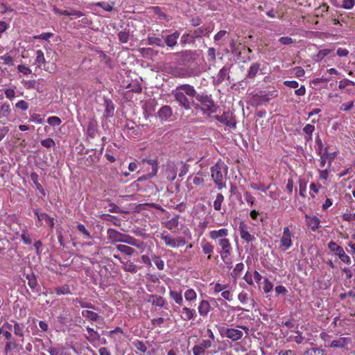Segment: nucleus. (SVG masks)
Masks as SVG:
<instances>
[{"mask_svg": "<svg viewBox=\"0 0 355 355\" xmlns=\"http://www.w3.org/2000/svg\"><path fill=\"white\" fill-rule=\"evenodd\" d=\"M275 90H255L250 94L251 97L249 99L250 103L252 106H259L268 102L271 98L277 96Z\"/></svg>", "mask_w": 355, "mask_h": 355, "instance_id": "nucleus-1", "label": "nucleus"}, {"mask_svg": "<svg viewBox=\"0 0 355 355\" xmlns=\"http://www.w3.org/2000/svg\"><path fill=\"white\" fill-rule=\"evenodd\" d=\"M107 234L108 239L112 243L122 242L133 246H138L137 240L128 234H122L112 228L107 230Z\"/></svg>", "mask_w": 355, "mask_h": 355, "instance_id": "nucleus-2", "label": "nucleus"}, {"mask_svg": "<svg viewBox=\"0 0 355 355\" xmlns=\"http://www.w3.org/2000/svg\"><path fill=\"white\" fill-rule=\"evenodd\" d=\"M186 94L190 97H196V100L206 107L205 111H209L211 112H216L215 104L211 96L203 94H197L196 96V90H185Z\"/></svg>", "mask_w": 355, "mask_h": 355, "instance_id": "nucleus-3", "label": "nucleus"}, {"mask_svg": "<svg viewBox=\"0 0 355 355\" xmlns=\"http://www.w3.org/2000/svg\"><path fill=\"white\" fill-rule=\"evenodd\" d=\"M222 168L223 165L220 163H216L211 168V177L215 184H217L220 189L225 187L223 182Z\"/></svg>", "mask_w": 355, "mask_h": 355, "instance_id": "nucleus-4", "label": "nucleus"}, {"mask_svg": "<svg viewBox=\"0 0 355 355\" xmlns=\"http://www.w3.org/2000/svg\"><path fill=\"white\" fill-rule=\"evenodd\" d=\"M161 239L164 241L166 245L175 248L182 246L186 243V240L182 236L173 239L168 234H162Z\"/></svg>", "mask_w": 355, "mask_h": 355, "instance_id": "nucleus-5", "label": "nucleus"}, {"mask_svg": "<svg viewBox=\"0 0 355 355\" xmlns=\"http://www.w3.org/2000/svg\"><path fill=\"white\" fill-rule=\"evenodd\" d=\"M328 248L331 251L335 252L342 261L350 263L351 259L346 254L342 247L337 245L335 242L331 241L328 243Z\"/></svg>", "mask_w": 355, "mask_h": 355, "instance_id": "nucleus-6", "label": "nucleus"}, {"mask_svg": "<svg viewBox=\"0 0 355 355\" xmlns=\"http://www.w3.org/2000/svg\"><path fill=\"white\" fill-rule=\"evenodd\" d=\"M219 331L222 336H226L232 341H236L243 336L241 331L236 329L221 327Z\"/></svg>", "mask_w": 355, "mask_h": 355, "instance_id": "nucleus-7", "label": "nucleus"}, {"mask_svg": "<svg viewBox=\"0 0 355 355\" xmlns=\"http://www.w3.org/2000/svg\"><path fill=\"white\" fill-rule=\"evenodd\" d=\"M214 118L227 126L236 127V121L233 118L232 113L224 112L222 115H215Z\"/></svg>", "mask_w": 355, "mask_h": 355, "instance_id": "nucleus-8", "label": "nucleus"}, {"mask_svg": "<svg viewBox=\"0 0 355 355\" xmlns=\"http://www.w3.org/2000/svg\"><path fill=\"white\" fill-rule=\"evenodd\" d=\"M240 236L242 239L245 240L247 243H250L254 240V236L251 235L247 230V225L244 222H241L239 225Z\"/></svg>", "mask_w": 355, "mask_h": 355, "instance_id": "nucleus-9", "label": "nucleus"}, {"mask_svg": "<svg viewBox=\"0 0 355 355\" xmlns=\"http://www.w3.org/2000/svg\"><path fill=\"white\" fill-rule=\"evenodd\" d=\"M281 244L286 249L289 248L291 246V233L288 227L284 228L283 235L281 239Z\"/></svg>", "mask_w": 355, "mask_h": 355, "instance_id": "nucleus-10", "label": "nucleus"}, {"mask_svg": "<svg viewBox=\"0 0 355 355\" xmlns=\"http://www.w3.org/2000/svg\"><path fill=\"white\" fill-rule=\"evenodd\" d=\"M105 101V112L103 114V116L105 118H110L114 116V105L110 99L104 98Z\"/></svg>", "mask_w": 355, "mask_h": 355, "instance_id": "nucleus-11", "label": "nucleus"}, {"mask_svg": "<svg viewBox=\"0 0 355 355\" xmlns=\"http://www.w3.org/2000/svg\"><path fill=\"white\" fill-rule=\"evenodd\" d=\"M36 55L37 56L35 60V64H36L38 68L46 70V62L44 58V53L41 50H38L36 51Z\"/></svg>", "mask_w": 355, "mask_h": 355, "instance_id": "nucleus-12", "label": "nucleus"}, {"mask_svg": "<svg viewBox=\"0 0 355 355\" xmlns=\"http://www.w3.org/2000/svg\"><path fill=\"white\" fill-rule=\"evenodd\" d=\"M306 221L307 225L311 227L313 231H315L319 227L320 223V219L316 216H306Z\"/></svg>", "mask_w": 355, "mask_h": 355, "instance_id": "nucleus-13", "label": "nucleus"}, {"mask_svg": "<svg viewBox=\"0 0 355 355\" xmlns=\"http://www.w3.org/2000/svg\"><path fill=\"white\" fill-rule=\"evenodd\" d=\"M35 214L37 216L39 220H44L46 221L51 227L54 226V219L49 216L46 213H40L38 210L35 209L34 211Z\"/></svg>", "mask_w": 355, "mask_h": 355, "instance_id": "nucleus-14", "label": "nucleus"}, {"mask_svg": "<svg viewBox=\"0 0 355 355\" xmlns=\"http://www.w3.org/2000/svg\"><path fill=\"white\" fill-rule=\"evenodd\" d=\"M166 178L169 181H173L176 178L177 174V168L175 165L172 164H168L166 170Z\"/></svg>", "mask_w": 355, "mask_h": 355, "instance_id": "nucleus-15", "label": "nucleus"}, {"mask_svg": "<svg viewBox=\"0 0 355 355\" xmlns=\"http://www.w3.org/2000/svg\"><path fill=\"white\" fill-rule=\"evenodd\" d=\"M26 279L28 280V284L31 289H35L37 284V277L34 272L30 271V272L25 274Z\"/></svg>", "mask_w": 355, "mask_h": 355, "instance_id": "nucleus-16", "label": "nucleus"}, {"mask_svg": "<svg viewBox=\"0 0 355 355\" xmlns=\"http://www.w3.org/2000/svg\"><path fill=\"white\" fill-rule=\"evenodd\" d=\"M176 100L186 109L190 108V101L182 92H178L175 94Z\"/></svg>", "mask_w": 355, "mask_h": 355, "instance_id": "nucleus-17", "label": "nucleus"}, {"mask_svg": "<svg viewBox=\"0 0 355 355\" xmlns=\"http://www.w3.org/2000/svg\"><path fill=\"white\" fill-rule=\"evenodd\" d=\"M179 36L180 33L178 31H175L166 37L165 43L168 46L173 47L177 44V40Z\"/></svg>", "mask_w": 355, "mask_h": 355, "instance_id": "nucleus-18", "label": "nucleus"}, {"mask_svg": "<svg viewBox=\"0 0 355 355\" xmlns=\"http://www.w3.org/2000/svg\"><path fill=\"white\" fill-rule=\"evenodd\" d=\"M87 331L88 336H86V339L89 342L93 343L100 339V334L97 331H94V329L87 327Z\"/></svg>", "mask_w": 355, "mask_h": 355, "instance_id": "nucleus-19", "label": "nucleus"}, {"mask_svg": "<svg viewBox=\"0 0 355 355\" xmlns=\"http://www.w3.org/2000/svg\"><path fill=\"white\" fill-rule=\"evenodd\" d=\"M210 310V304L207 300H202L198 307V311L200 315L205 316Z\"/></svg>", "mask_w": 355, "mask_h": 355, "instance_id": "nucleus-20", "label": "nucleus"}, {"mask_svg": "<svg viewBox=\"0 0 355 355\" xmlns=\"http://www.w3.org/2000/svg\"><path fill=\"white\" fill-rule=\"evenodd\" d=\"M195 313V310L191 309L188 307H184L182 309L181 318L184 320H189L193 318Z\"/></svg>", "mask_w": 355, "mask_h": 355, "instance_id": "nucleus-21", "label": "nucleus"}, {"mask_svg": "<svg viewBox=\"0 0 355 355\" xmlns=\"http://www.w3.org/2000/svg\"><path fill=\"white\" fill-rule=\"evenodd\" d=\"M172 114L171 109L169 106H164L162 107L158 112V116L162 119H167Z\"/></svg>", "mask_w": 355, "mask_h": 355, "instance_id": "nucleus-22", "label": "nucleus"}, {"mask_svg": "<svg viewBox=\"0 0 355 355\" xmlns=\"http://www.w3.org/2000/svg\"><path fill=\"white\" fill-rule=\"evenodd\" d=\"M100 218L103 220L111 222L114 225H120V220L116 216L103 214L100 216Z\"/></svg>", "mask_w": 355, "mask_h": 355, "instance_id": "nucleus-23", "label": "nucleus"}, {"mask_svg": "<svg viewBox=\"0 0 355 355\" xmlns=\"http://www.w3.org/2000/svg\"><path fill=\"white\" fill-rule=\"evenodd\" d=\"M209 33H210V31L208 28H204V27H200V28H197L196 30H195L193 32L191 37L196 38V37H199L206 36Z\"/></svg>", "mask_w": 355, "mask_h": 355, "instance_id": "nucleus-24", "label": "nucleus"}, {"mask_svg": "<svg viewBox=\"0 0 355 355\" xmlns=\"http://www.w3.org/2000/svg\"><path fill=\"white\" fill-rule=\"evenodd\" d=\"M333 53L332 49H322L320 50L318 54L313 56V60L315 62H320L324 57L329 55L330 53Z\"/></svg>", "mask_w": 355, "mask_h": 355, "instance_id": "nucleus-25", "label": "nucleus"}, {"mask_svg": "<svg viewBox=\"0 0 355 355\" xmlns=\"http://www.w3.org/2000/svg\"><path fill=\"white\" fill-rule=\"evenodd\" d=\"M228 230L227 229H220L219 230H214L210 232V237L216 239L219 237H225L227 235Z\"/></svg>", "mask_w": 355, "mask_h": 355, "instance_id": "nucleus-26", "label": "nucleus"}, {"mask_svg": "<svg viewBox=\"0 0 355 355\" xmlns=\"http://www.w3.org/2000/svg\"><path fill=\"white\" fill-rule=\"evenodd\" d=\"M31 179L35 184L37 189L43 195L45 196V191L40 183L38 182V175L36 173H31Z\"/></svg>", "mask_w": 355, "mask_h": 355, "instance_id": "nucleus-27", "label": "nucleus"}, {"mask_svg": "<svg viewBox=\"0 0 355 355\" xmlns=\"http://www.w3.org/2000/svg\"><path fill=\"white\" fill-rule=\"evenodd\" d=\"M82 315L92 321H97L100 318L98 313L89 310L83 311Z\"/></svg>", "mask_w": 355, "mask_h": 355, "instance_id": "nucleus-28", "label": "nucleus"}, {"mask_svg": "<svg viewBox=\"0 0 355 355\" xmlns=\"http://www.w3.org/2000/svg\"><path fill=\"white\" fill-rule=\"evenodd\" d=\"M348 338H339L337 340H334L331 343V347H344L347 344Z\"/></svg>", "mask_w": 355, "mask_h": 355, "instance_id": "nucleus-29", "label": "nucleus"}, {"mask_svg": "<svg viewBox=\"0 0 355 355\" xmlns=\"http://www.w3.org/2000/svg\"><path fill=\"white\" fill-rule=\"evenodd\" d=\"M150 297L153 298V300H152L153 305L159 306V307H163L164 306L165 301H164V299L162 296H158L157 295H150Z\"/></svg>", "mask_w": 355, "mask_h": 355, "instance_id": "nucleus-30", "label": "nucleus"}, {"mask_svg": "<svg viewBox=\"0 0 355 355\" xmlns=\"http://www.w3.org/2000/svg\"><path fill=\"white\" fill-rule=\"evenodd\" d=\"M260 69V64L257 62L254 63L250 67L248 72L247 77L249 78H253Z\"/></svg>", "mask_w": 355, "mask_h": 355, "instance_id": "nucleus-31", "label": "nucleus"}, {"mask_svg": "<svg viewBox=\"0 0 355 355\" xmlns=\"http://www.w3.org/2000/svg\"><path fill=\"white\" fill-rule=\"evenodd\" d=\"M87 134L90 137L94 138L97 132V125L95 122L91 121L87 125Z\"/></svg>", "mask_w": 355, "mask_h": 355, "instance_id": "nucleus-32", "label": "nucleus"}, {"mask_svg": "<svg viewBox=\"0 0 355 355\" xmlns=\"http://www.w3.org/2000/svg\"><path fill=\"white\" fill-rule=\"evenodd\" d=\"M116 248L120 252L125 253L127 255H132L135 252V250L125 245H117Z\"/></svg>", "mask_w": 355, "mask_h": 355, "instance_id": "nucleus-33", "label": "nucleus"}, {"mask_svg": "<svg viewBox=\"0 0 355 355\" xmlns=\"http://www.w3.org/2000/svg\"><path fill=\"white\" fill-rule=\"evenodd\" d=\"M123 269L125 271L131 273H136L137 272V266L130 261L124 263Z\"/></svg>", "mask_w": 355, "mask_h": 355, "instance_id": "nucleus-34", "label": "nucleus"}, {"mask_svg": "<svg viewBox=\"0 0 355 355\" xmlns=\"http://www.w3.org/2000/svg\"><path fill=\"white\" fill-rule=\"evenodd\" d=\"M224 200V196L222 193H218L216 200L214 202V208L216 211L221 209V205Z\"/></svg>", "mask_w": 355, "mask_h": 355, "instance_id": "nucleus-35", "label": "nucleus"}, {"mask_svg": "<svg viewBox=\"0 0 355 355\" xmlns=\"http://www.w3.org/2000/svg\"><path fill=\"white\" fill-rule=\"evenodd\" d=\"M179 224V216H176L175 217L169 220L166 224V227L170 230L177 227Z\"/></svg>", "mask_w": 355, "mask_h": 355, "instance_id": "nucleus-36", "label": "nucleus"}, {"mask_svg": "<svg viewBox=\"0 0 355 355\" xmlns=\"http://www.w3.org/2000/svg\"><path fill=\"white\" fill-rule=\"evenodd\" d=\"M100 59L105 62V64L110 68L112 69L114 67L113 61L110 58H109L105 53L101 51L100 52Z\"/></svg>", "mask_w": 355, "mask_h": 355, "instance_id": "nucleus-37", "label": "nucleus"}, {"mask_svg": "<svg viewBox=\"0 0 355 355\" xmlns=\"http://www.w3.org/2000/svg\"><path fill=\"white\" fill-rule=\"evenodd\" d=\"M169 294L173 300H174L177 304H178L179 305L182 304L183 299L181 293H179L174 291H171Z\"/></svg>", "mask_w": 355, "mask_h": 355, "instance_id": "nucleus-38", "label": "nucleus"}, {"mask_svg": "<svg viewBox=\"0 0 355 355\" xmlns=\"http://www.w3.org/2000/svg\"><path fill=\"white\" fill-rule=\"evenodd\" d=\"M202 251L205 254H209L208 259H211V253H212L213 250H214L213 245L211 243L207 242V243H205L202 244Z\"/></svg>", "mask_w": 355, "mask_h": 355, "instance_id": "nucleus-39", "label": "nucleus"}, {"mask_svg": "<svg viewBox=\"0 0 355 355\" xmlns=\"http://www.w3.org/2000/svg\"><path fill=\"white\" fill-rule=\"evenodd\" d=\"M304 355H325V354L323 349L312 347L306 350Z\"/></svg>", "mask_w": 355, "mask_h": 355, "instance_id": "nucleus-40", "label": "nucleus"}, {"mask_svg": "<svg viewBox=\"0 0 355 355\" xmlns=\"http://www.w3.org/2000/svg\"><path fill=\"white\" fill-rule=\"evenodd\" d=\"M152 260L153 261L154 263L156 265L157 268L159 270H163L164 267V262L163 260L160 259L159 257L153 255L152 257Z\"/></svg>", "mask_w": 355, "mask_h": 355, "instance_id": "nucleus-41", "label": "nucleus"}, {"mask_svg": "<svg viewBox=\"0 0 355 355\" xmlns=\"http://www.w3.org/2000/svg\"><path fill=\"white\" fill-rule=\"evenodd\" d=\"M148 43L150 45L156 44L159 46H164V44L162 42V39L157 37H148Z\"/></svg>", "mask_w": 355, "mask_h": 355, "instance_id": "nucleus-42", "label": "nucleus"}, {"mask_svg": "<svg viewBox=\"0 0 355 355\" xmlns=\"http://www.w3.org/2000/svg\"><path fill=\"white\" fill-rule=\"evenodd\" d=\"M3 61V63L6 65L12 66L14 65V59L12 56L6 55L3 56H0V62Z\"/></svg>", "mask_w": 355, "mask_h": 355, "instance_id": "nucleus-43", "label": "nucleus"}, {"mask_svg": "<svg viewBox=\"0 0 355 355\" xmlns=\"http://www.w3.org/2000/svg\"><path fill=\"white\" fill-rule=\"evenodd\" d=\"M48 352L51 355H66L62 347H50Z\"/></svg>", "mask_w": 355, "mask_h": 355, "instance_id": "nucleus-44", "label": "nucleus"}, {"mask_svg": "<svg viewBox=\"0 0 355 355\" xmlns=\"http://www.w3.org/2000/svg\"><path fill=\"white\" fill-rule=\"evenodd\" d=\"M55 292L58 295L71 293L70 289L67 286L55 288Z\"/></svg>", "mask_w": 355, "mask_h": 355, "instance_id": "nucleus-45", "label": "nucleus"}, {"mask_svg": "<svg viewBox=\"0 0 355 355\" xmlns=\"http://www.w3.org/2000/svg\"><path fill=\"white\" fill-rule=\"evenodd\" d=\"M184 297L188 301H191L196 298V293L193 289H189L184 293Z\"/></svg>", "mask_w": 355, "mask_h": 355, "instance_id": "nucleus-46", "label": "nucleus"}, {"mask_svg": "<svg viewBox=\"0 0 355 355\" xmlns=\"http://www.w3.org/2000/svg\"><path fill=\"white\" fill-rule=\"evenodd\" d=\"M41 144L42 146L47 148H50L55 146V141L51 138H47L46 139L42 140Z\"/></svg>", "mask_w": 355, "mask_h": 355, "instance_id": "nucleus-47", "label": "nucleus"}, {"mask_svg": "<svg viewBox=\"0 0 355 355\" xmlns=\"http://www.w3.org/2000/svg\"><path fill=\"white\" fill-rule=\"evenodd\" d=\"M47 122L50 125L55 126L59 125L61 123L62 121L59 117L53 116H50L48 119Z\"/></svg>", "mask_w": 355, "mask_h": 355, "instance_id": "nucleus-48", "label": "nucleus"}, {"mask_svg": "<svg viewBox=\"0 0 355 355\" xmlns=\"http://www.w3.org/2000/svg\"><path fill=\"white\" fill-rule=\"evenodd\" d=\"M244 265L243 263H239L236 265L233 272L231 273L232 277H236L238 276L243 269Z\"/></svg>", "mask_w": 355, "mask_h": 355, "instance_id": "nucleus-49", "label": "nucleus"}, {"mask_svg": "<svg viewBox=\"0 0 355 355\" xmlns=\"http://www.w3.org/2000/svg\"><path fill=\"white\" fill-rule=\"evenodd\" d=\"M14 333L15 334L23 337L24 336V331L23 327L20 325L19 323L15 322L14 324Z\"/></svg>", "mask_w": 355, "mask_h": 355, "instance_id": "nucleus-50", "label": "nucleus"}, {"mask_svg": "<svg viewBox=\"0 0 355 355\" xmlns=\"http://www.w3.org/2000/svg\"><path fill=\"white\" fill-rule=\"evenodd\" d=\"M76 303L80 304L82 308H88L95 309V306L89 302H83L81 300L76 298L75 300Z\"/></svg>", "mask_w": 355, "mask_h": 355, "instance_id": "nucleus-51", "label": "nucleus"}, {"mask_svg": "<svg viewBox=\"0 0 355 355\" xmlns=\"http://www.w3.org/2000/svg\"><path fill=\"white\" fill-rule=\"evenodd\" d=\"M17 346V345L15 342L8 341L6 343L5 348H4V352L6 354H8L12 349L16 348Z\"/></svg>", "mask_w": 355, "mask_h": 355, "instance_id": "nucleus-52", "label": "nucleus"}, {"mask_svg": "<svg viewBox=\"0 0 355 355\" xmlns=\"http://www.w3.org/2000/svg\"><path fill=\"white\" fill-rule=\"evenodd\" d=\"M119 40L123 43H126L129 40V33L125 31H121L118 34Z\"/></svg>", "mask_w": 355, "mask_h": 355, "instance_id": "nucleus-53", "label": "nucleus"}, {"mask_svg": "<svg viewBox=\"0 0 355 355\" xmlns=\"http://www.w3.org/2000/svg\"><path fill=\"white\" fill-rule=\"evenodd\" d=\"M229 72V68L227 67H223L218 73V80H223Z\"/></svg>", "mask_w": 355, "mask_h": 355, "instance_id": "nucleus-54", "label": "nucleus"}, {"mask_svg": "<svg viewBox=\"0 0 355 355\" xmlns=\"http://www.w3.org/2000/svg\"><path fill=\"white\" fill-rule=\"evenodd\" d=\"M219 245L223 248V250H225L227 248H231L230 243L228 239H221L218 241Z\"/></svg>", "mask_w": 355, "mask_h": 355, "instance_id": "nucleus-55", "label": "nucleus"}, {"mask_svg": "<svg viewBox=\"0 0 355 355\" xmlns=\"http://www.w3.org/2000/svg\"><path fill=\"white\" fill-rule=\"evenodd\" d=\"M1 112L3 116H8L10 112V105L7 103H4L1 105Z\"/></svg>", "mask_w": 355, "mask_h": 355, "instance_id": "nucleus-56", "label": "nucleus"}, {"mask_svg": "<svg viewBox=\"0 0 355 355\" xmlns=\"http://www.w3.org/2000/svg\"><path fill=\"white\" fill-rule=\"evenodd\" d=\"M135 347L140 352H145L147 349V347L144 345V343L141 341H137L134 343Z\"/></svg>", "mask_w": 355, "mask_h": 355, "instance_id": "nucleus-57", "label": "nucleus"}, {"mask_svg": "<svg viewBox=\"0 0 355 355\" xmlns=\"http://www.w3.org/2000/svg\"><path fill=\"white\" fill-rule=\"evenodd\" d=\"M273 285L272 284L268 279H264V286H263V291L265 293H268L272 289Z\"/></svg>", "mask_w": 355, "mask_h": 355, "instance_id": "nucleus-58", "label": "nucleus"}, {"mask_svg": "<svg viewBox=\"0 0 355 355\" xmlns=\"http://www.w3.org/2000/svg\"><path fill=\"white\" fill-rule=\"evenodd\" d=\"M153 50L150 48H141L139 49V52L143 57H148L151 55Z\"/></svg>", "mask_w": 355, "mask_h": 355, "instance_id": "nucleus-59", "label": "nucleus"}, {"mask_svg": "<svg viewBox=\"0 0 355 355\" xmlns=\"http://www.w3.org/2000/svg\"><path fill=\"white\" fill-rule=\"evenodd\" d=\"M17 69H18L19 72H20L24 75H28L31 73V70L28 67H26L24 64L19 65L17 67Z\"/></svg>", "mask_w": 355, "mask_h": 355, "instance_id": "nucleus-60", "label": "nucleus"}, {"mask_svg": "<svg viewBox=\"0 0 355 355\" xmlns=\"http://www.w3.org/2000/svg\"><path fill=\"white\" fill-rule=\"evenodd\" d=\"M192 350L193 355H204L205 351L198 345H195Z\"/></svg>", "mask_w": 355, "mask_h": 355, "instance_id": "nucleus-61", "label": "nucleus"}, {"mask_svg": "<svg viewBox=\"0 0 355 355\" xmlns=\"http://www.w3.org/2000/svg\"><path fill=\"white\" fill-rule=\"evenodd\" d=\"M21 239L26 244H31L32 243V240L31 239L26 230L23 231L21 234Z\"/></svg>", "mask_w": 355, "mask_h": 355, "instance_id": "nucleus-62", "label": "nucleus"}, {"mask_svg": "<svg viewBox=\"0 0 355 355\" xmlns=\"http://www.w3.org/2000/svg\"><path fill=\"white\" fill-rule=\"evenodd\" d=\"M77 229L78 230V231L82 232L84 235H85L88 238H92V236L90 235L89 232L86 230L84 225L78 224L77 226Z\"/></svg>", "mask_w": 355, "mask_h": 355, "instance_id": "nucleus-63", "label": "nucleus"}, {"mask_svg": "<svg viewBox=\"0 0 355 355\" xmlns=\"http://www.w3.org/2000/svg\"><path fill=\"white\" fill-rule=\"evenodd\" d=\"M354 0H343V7L345 9H351L354 5Z\"/></svg>", "mask_w": 355, "mask_h": 355, "instance_id": "nucleus-64", "label": "nucleus"}]
</instances>
